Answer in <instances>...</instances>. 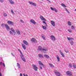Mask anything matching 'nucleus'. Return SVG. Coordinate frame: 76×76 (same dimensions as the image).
Instances as JSON below:
<instances>
[{"instance_id":"obj_21","label":"nucleus","mask_w":76,"mask_h":76,"mask_svg":"<svg viewBox=\"0 0 76 76\" xmlns=\"http://www.w3.org/2000/svg\"><path fill=\"white\" fill-rule=\"evenodd\" d=\"M59 52L61 54V55L63 57H64V54H63V53L61 51V50H60Z\"/></svg>"},{"instance_id":"obj_37","label":"nucleus","mask_w":76,"mask_h":76,"mask_svg":"<svg viewBox=\"0 0 76 76\" xmlns=\"http://www.w3.org/2000/svg\"><path fill=\"white\" fill-rule=\"evenodd\" d=\"M71 29H75V27H74V26H71Z\"/></svg>"},{"instance_id":"obj_31","label":"nucleus","mask_w":76,"mask_h":76,"mask_svg":"<svg viewBox=\"0 0 76 76\" xmlns=\"http://www.w3.org/2000/svg\"><path fill=\"white\" fill-rule=\"evenodd\" d=\"M3 15L4 16H5V17L7 16V14L5 13H4Z\"/></svg>"},{"instance_id":"obj_32","label":"nucleus","mask_w":76,"mask_h":76,"mask_svg":"<svg viewBox=\"0 0 76 76\" xmlns=\"http://www.w3.org/2000/svg\"><path fill=\"white\" fill-rule=\"evenodd\" d=\"M68 23L69 26H70V25H71V22H70L69 21H68Z\"/></svg>"},{"instance_id":"obj_25","label":"nucleus","mask_w":76,"mask_h":76,"mask_svg":"<svg viewBox=\"0 0 76 76\" xmlns=\"http://www.w3.org/2000/svg\"><path fill=\"white\" fill-rule=\"evenodd\" d=\"M67 38L69 41H70V40H73V39H74L72 38L67 37Z\"/></svg>"},{"instance_id":"obj_3","label":"nucleus","mask_w":76,"mask_h":76,"mask_svg":"<svg viewBox=\"0 0 76 76\" xmlns=\"http://www.w3.org/2000/svg\"><path fill=\"white\" fill-rule=\"evenodd\" d=\"M18 50L19 51V52L21 54L20 55V57L22 60L23 61H24V62H26V60L25 58H24V57H23V54L22 53V52H21V51H20V50L18 49Z\"/></svg>"},{"instance_id":"obj_50","label":"nucleus","mask_w":76,"mask_h":76,"mask_svg":"<svg viewBox=\"0 0 76 76\" xmlns=\"http://www.w3.org/2000/svg\"><path fill=\"white\" fill-rule=\"evenodd\" d=\"M75 11H76V9L75 10Z\"/></svg>"},{"instance_id":"obj_38","label":"nucleus","mask_w":76,"mask_h":76,"mask_svg":"<svg viewBox=\"0 0 76 76\" xmlns=\"http://www.w3.org/2000/svg\"><path fill=\"white\" fill-rule=\"evenodd\" d=\"M68 31L69 32H72V30L71 29H69Z\"/></svg>"},{"instance_id":"obj_24","label":"nucleus","mask_w":76,"mask_h":76,"mask_svg":"<svg viewBox=\"0 0 76 76\" xmlns=\"http://www.w3.org/2000/svg\"><path fill=\"white\" fill-rule=\"evenodd\" d=\"M72 66L74 69H76V64L74 63L72 64Z\"/></svg>"},{"instance_id":"obj_5","label":"nucleus","mask_w":76,"mask_h":76,"mask_svg":"<svg viewBox=\"0 0 76 76\" xmlns=\"http://www.w3.org/2000/svg\"><path fill=\"white\" fill-rule=\"evenodd\" d=\"M40 18L43 21V23H45V25L47 24V23L45 22V21H46V19H45V18H44L42 15H40Z\"/></svg>"},{"instance_id":"obj_26","label":"nucleus","mask_w":76,"mask_h":76,"mask_svg":"<svg viewBox=\"0 0 76 76\" xmlns=\"http://www.w3.org/2000/svg\"><path fill=\"white\" fill-rule=\"evenodd\" d=\"M56 58L58 60V61H60V57H59V56L57 55L56 56Z\"/></svg>"},{"instance_id":"obj_47","label":"nucleus","mask_w":76,"mask_h":76,"mask_svg":"<svg viewBox=\"0 0 76 76\" xmlns=\"http://www.w3.org/2000/svg\"><path fill=\"white\" fill-rule=\"evenodd\" d=\"M1 75V73L0 72V76H2Z\"/></svg>"},{"instance_id":"obj_39","label":"nucleus","mask_w":76,"mask_h":76,"mask_svg":"<svg viewBox=\"0 0 76 76\" xmlns=\"http://www.w3.org/2000/svg\"><path fill=\"white\" fill-rule=\"evenodd\" d=\"M65 52H66V53H69V50H65Z\"/></svg>"},{"instance_id":"obj_34","label":"nucleus","mask_w":76,"mask_h":76,"mask_svg":"<svg viewBox=\"0 0 76 76\" xmlns=\"http://www.w3.org/2000/svg\"><path fill=\"white\" fill-rule=\"evenodd\" d=\"M42 38H43V39L44 40H45V36H42Z\"/></svg>"},{"instance_id":"obj_14","label":"nucleus","mask_w":76,"mask_h":76,"mask_svg":"<svg viewBox=\"0 0 76 76\" xmlns=\"http://www.w3.org/2000/svg\"><path fill=\"white\" fill-rule=\"evenodd\" d=\"M30 22L31 23H33V24H34V25H35V24H36V22H35L33 19H32L31 20Z\"/></svg>"},{"instance_id":"obj_18","label":"nucleus","mask_w":76,"mask_h":76,"mask_svg":"<svg viewBox=\"0 0 76 76\" xmlns=\"http://www.w3.org/2000/svg\"><path fill=\"white\" fill-rule=\"evenodd\" d=\"M23 43H24L25 45H28V42L26 41L23 40Z\"/></svg>"},{"instance_id":"obj_43","label":"nucleus","mask_w":76,"mask_h":76,"mask_svg":"<svg viewBox=\"0 0 76 76\" xmlns=\"http://www.w3.org/2000/svg\"><path fill=\"white\" fill-rule=\"evenodd\" d=\"M3 0H0V2H1V3H3Z\"/></svg>"},{"instance_id":"obj_41","label":"nucleus","mask_w":76,"mask_h":76,"mask_svg":"<svg viewBox=\"0 0 76 76\" xmlns=\"http://www.w3.org/2000/svg\"><path fill=\"white\" fill-rule=\"evenodd\" d=\"M20 21L21 22H22V23H24V22H23V21L22 20H20Z\"/></svg>"},{"instance_id":"obj_17","label":"nucleus","mask_w":76,"mask_h":76,"mask_svg":"<svg viewBox=\"0 0 76 76\" xmlns=\"http://www.w3.org/2000/svg\"><path fill=\"white\" fill-rule=\"evenodd\" d=\"M9 1H10V3L11 4H15V2L13 1L12 0H8Z\"/></svg>"},{"instance_id":"obj_7","label":"nucleus","mask_w":76,"mask_h":76,"mask_svg":"<svg viewBox=\"0 0 76 76\" xmlns=\"http://www.w3.org/2000/svg\"><path fill=\"white\" fill-rule=\"evenodd\" d=\"M32 68L35 71H37L38 70V67L35 64L32 65Z\"/></svg>"},{"instance_id":"obj_11","label":"nucleus","mask_w":76,"mask_h":76,"mask_svg":"<svg viewBox=\"0 0 76 76\" xmlns=\"http://www.w3.org/2000/svg\"><path fill=\"white\" fill-rule=\"evenodd\" d=\"M54 72H55V74H56V76H60V72H57V70L54 71Z\"/></svg>"},{"instance_id":"obj_48","label":"nucleus","mask_w":76,"mask_h":76,"mask_svg":"<svg viewBox=\"0 0 76 76\" xmlns=\"http://www.w3.org/2000/svg\"><path fill=\"white\" fill-rule=\"evenodd\" d=\"M20 76H22V73L20 74Z\"/></svg>"},{"instance_id":"obj_6","label":"nucleus","mask_w":76,"mask_h":76,"mask_svg":"<svg viewBox=\"0 0 76 76\" xmlns=\"http://www.w3.org/2000/svg\"><path fill=\"white\" fill-rule=\"evenodd\" d=\"M38 63L40 65L39 67L40 69H42V67H41V66H42L43 67H45V66L44 65V64H43L42 63H41V61H39Z\"/></svg>"},{"instance_id":"obj_13","label":"nucleus","mask_w":76,"mask_h":76,"mask_svg":"<svg viewBox=\"0 0 76 76\" xmlns=\"http://www.w3.org/2000/svg\"><path fill=\"white\" fill-rule=\"evenodd\" d=\"M7 23L8 25H13V22L10 21H8Z\"/></svg>"},{"instance_id":"obj_19","label":"nucleus","mask_w":76,"mask_h":76,"mask_svg":"<svg viewBox=\"0 0 76 76\" xmlns=\"http://www.w3.org/2000/svg\"><path fill=\"white\" fill-rule=\"evenodd\" d=\"M16 32L18 35H20V31L18 29L16 30Z\"/></svg>"},{"instance_id":"obj_12","label":"nucleus","mask_w":76,"mask_h":76,"mask_svg":"<svg viewBox=\"0 0 76 76\" xmlns=\"http://www.w3.org/2000/svg\"><path fill=\"white\" fill-rule=\"evenodd\" d=\"M50 9L52 10H53V11H55V12L56 13L58 12V10H57L56 9V8H53L52 7H50Z\"/></svg>"},{"instance_id":"obj_51","label":"nucleus","mask_w":76,"mask_h":76,"mask_svg":"<svg viewBox=\"0 0 76 76\" xmlns=\"http://www.w3.org/2000/svg\"><path fill=\"white\" fill-rule=\"evenodd\" d=\"M42 0V1H43V0Z\"/></svg>"},{"instance_id":"obj_46","label":"nucleus","mask_w":76,"mask_h":76,"mask_svg":"<svg viewBox=\"0 0 76 76\" xmlns=\"http://www.w3.org/2000/svg\"><path fill=\"white\" fill-rule=\"evenodd\" d=\"M47 0V1H48V2L49 3H50V2H51V1H50V0Z\"/></svg>"},{"instance_id":"obj_30","label":"nucleus","mask_w":76,"mask_h":76,"mask_svg":"<svg viewBox=\"0 0 76 76\" xmlns=\"http://www.w3.org/2000/svg\"><path fill=\"white\" fill-rule=\"evenodd\" d=\"M61 5L62 6L64 7H66V5H65V4H61Z\"/></svg>"},{"instance_id":"obj_23","label":"nucleus","mask_w":76,"mask_h":76,"mask_svg":"<svg viewBox=\"0 0 76 76\" xmlns=\"http://www.w3.org/2000/svg\"><path fill=\"white\" fill-rule=\"evenodd\" d=\"M38 56L39 57H40V58H43L44 57L43 56V55L41 54H39L38 55Z\"/></svg>"},{"instance_id":"obj_20","label":"nucleus","mask_w":76,"mask_h":76,"mask_svg":"<svg viewBox=\"0 0 76 76\" xmlns=\"http://www.w3.org/2000/svg\"><path fill=\"white\" fill-rule=\"evenodd\" d=\"M22 46L24 50H26V46H25V45L23 44H22Z\"/></svg>"},{"instance_id":"obj_22","label":"nucleus","mask_w":76,"mask_h":76,"mask_svg":"<svg viewBox=\"0 0 76 76\" xmlns=\"http://www.w3.org/2000/svg\"><path fill=\"white\" fill-rule=\"evenodd\" d=\"M44 57H46V58H50V56L47 55L45 54L44 55Z\"/></svg>"},{"instance_id":"obj_35","label":"nucleus","mask_w":76,"mask_h":76,"mask_svg":"<svg viewBox=\"0 0 76 76\" xmlns=\"http://www.w3.org/2000/svg\"><path fill=\"white\" fill-rule=\"evenodd\" d=\"M11 12L12 13V15H14V14H15V13H14V12H13V10H11Z\"/></svg>"},{"instance_id":"obj_44","label":"nucleus","mask_w":76,"mask_h":76,"mask_svg":"<svg viewBox=\"0 0 76 76\" xmlns=\"http://www.w3.org/2000/svg\"><path fill=\"white\" fill-rule=\"evenodd\" d=\"M3 65L4 67H5V64H4V63H3Z\"/></svg>"},{"instance_id":"obj_42","label":"nucleus","mask_w":76,"mask_h":76,"mask_svg":"<svg viewBox=\"0 0 76 76\" xmlns=\"http://www.w3.org/2000/svg\"><path fill=\"white\" fill-rule=\"evenodd\" d=\"M65 10H66L67 12V13H69V11H68V10H67L66 9H65Z\"/></svg>"},{"instance_id":"obj_49","label":"nucleus","mask_w":76,"mask_h":76,"mask_svg":"<svg viewBox=\"0 0 76 76\" xmlns=\"http://www.w3.org/2000/svg\"><path fill=\"white\" fill-rule=\"evenodd\" d=\"M12 56H14V55H13V54L12 53Z\"/></svg>"},{"instance_id":"obj_8","label":"nucleus","mask_w":76,"mask_h":76,"mask_svg":"<svg viewBox=\"0 0 76 76\" xmlns=\"http://www.w3.org/2000/svg\"><path fill=\"white\" fill-rule=\"evenodd\" d=\"M66 73L67 75L69 76H72V72L70 71H68L66 72Z\"/></svg>"},{"instance_id":"obj_1","label":"nucleus","mask_w":76,"mask_h":76,"mask_svg":"<svg viewBox=\"0 0 76 76\" xmlns=\"http://www.w3.org/2000/svg\"><path fill=\"white\" fill-rule=\"evenodd\" d=\"M38 50L41 51L42 52H45L48 50V48H44L42 49V47L41 46H39L38 47Z\"/></svg>"},{"instance_id":"obj_15","label":"nucleus","mask_w":76,"mask_h":76,"mask_svg":"<svg viewBox=\"0 0 76 76\" xmlns=\"http://www.w3.org/2000/svg\"><path fill=\"white\" fill-rule=\"evenodd\" d=\"M31 41L33 42H37V40L34 38H32L31 39Z\"/></svg>"},{"instance_id":"obj_36","label":"nucleus","mask_w":76,"mask_h":76,"mask_svg":"<svg viewBox=\"0 0 76 76\" xmlns=\"http://www.w3.org/2000/svg\"><path fill=\"white\" fill-rule=\"evenodd\" d=\"M17 66H18V68H20V65L19 64L17 63Z\"/></svg>"},{"instance_id":"obj_9","label":"nucleus","mask_w":76,"mask_h":76,"mask_svg":"<svg viewBox=\"0 0 76 76\" xmlns=\"http://www.w3.org/2000/svg\"><path fill=\"white\" fill-rule=\"evenodd\" d=\"M50 38L53 41H55L56 39V37L53 35H52L50 36Z\"/></svg>"},{"instance_id":"obj_45","label":"nucleus","mask_w":76,"mask_h":76,"mask_svg":"<svg viewBox=\"0 0 76 76\" xmlns=\"http://www.w3.org/2000/svg\"><path fill=\"white\" fill-rule=\"evenodd\" d=\"M23 75L24 76H28V75H27L26 74V75H25V74H23Z\"/></svg>"},{"instance_id":"obj_29","label":"nucleus","mask_w":76,"mask_h":76,"mask_svg":"<svg viewBox=\"0 0 76 76\" xmlns=\"http://www.w3.org/2000/svg\"><path fill=\"white\" fill-rule=\"evenodd\" d=\"M70 44L71 45H73V44H74V42L73 41H70Z\"/></svg>"},{"instance_id":"obj_40","label":"nucleus","mask_w":76,"mask_h":76,"mask_svg":"<svg viewBox=\"0 0 76 76\" xmlns=\"http://www.w3.org/2000/svg\"><path fill=\"white\" fill-rule=\"evenodd\" d=\"M2 64H3V63H2V62H0V66H2Z\"/></svg>"},{"instance_id":"obj_10","label":"nucleus","mask_w":76,"mask_h":76,"mask_svg":"<svg viewBox=\"0 0 76 76\" xmlns=\"http://www.w3.org/2000/svg\"><path fill=\"white\" fill-rule=\"evenodd\" d=\"M28 3L30 4L33 5V6H37V4L35 3L30 1H28Z\"/></svg>"},{"instance_id":"obj_33","label":"nucleus","mask_w":76,"mask_h":76,"mask_svg":"<svg viewBox=\"0 0 76 76\" xmlns=\"http://www.w3.org/2000/svg\"><path fill=\"white\" fill-rule=\"evenodd\" d=\"M69 67H72V64L71 63L69 64Z\"/></svg>"},{"instance_id":"obj_28","label":"nucleus","mask_w":76,"mask_h":76,"mask_svg":"<svg viewBox=\"0 0 76 76\" xmlns=\"http://www.w3.org/2000/svg\"><path fill=\"white\" fill-rule=\"evenodd\" d=\"M42 27L43 29L44 30H46V29H47V27L45 26H42Z\"/></svg>"},{"instance_id":"obj_27","label":"nucleus","mask_w":76,"mask_h":76,"mask_svg":"<svg viewBox=\"0 0 76 76\" xmlns=\"http://www.w3.org/2000/svg\"><path fill=\"white\" fill-rule=\"evenodd\" d=\"M49 64V66H50L51 67H54V66L52 64H51L50 63Z\"/></svg>"},{"instance_id":"obj_4","label":"nucleus","mask_w":76,"mask_h":76,"mask_svg":"<svg viewBox=\"0 0 76 76\" xmlns=\"http://www.w3.org/2000/svg\"><path fill=\"white\" fill-rule=\"evenodd\" d=\"M1 26H2V27H4V26H5L7 31L10 30V27H9V26H8V25L7 24H2L1 25Z\"/></svg>"},{"instance_id":"obj_16","label":"nucleus","mask_w":76,"mask_h":76,"mask_svg":"<svg viewBox=\"0 0 76 76\" xmlns=\"http://www.w3.org/2000/svg\"><path fill=\"white\" fill-rule=\"evenodd\" d=\"M50 22L51 23V25L53 26H56V24H55V22L53 21H51Z\"/></svg>"},{"instance_id":"obj_2","label":"nucleus","mask_w":76,"mask_h":76,"mask_svg":"<svg viewBox=\"0 0 76 76\" xmlns=\"http://www.w3.org/2000/svg\"><path fill=\"white\" fill-rule=\"evenodd\" d=\"M11 31H10L9 33L11 35H15V34H16L15 30H14L13 28H12L10 29Z\"/></svg>"}]
</instances>
